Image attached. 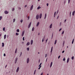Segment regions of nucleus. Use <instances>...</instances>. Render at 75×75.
<instances>
[{
	"mask_svg": "<svg viewBox=\"0 0 75 75\" xmlns=\"http://www.w3.org/2000/svg\"><path fill=\"white\" fill-rule=\"evenodd\" d=\"M39 18V15L38 14L36 16V20H38Z\"/></svg>",
	"mask_w": 75,
	"mask_h": 75,
	"instance_id": "nucleus-1",
	"label": "nucleus"
},
{
	"mask_svg": "<svg viewBox=\"0 0 75 75\" xmlns=\"http://www.w3.org/2000/svg\"><path fill=\"white\" fill-rule=\"evenodd\" d=\"M29 62H30V59L29 58H28L27 59V64H28V63H29Z\"/></svg>",
	"mask_w": 75,
	"mask_h": 75,
	"instance_id": "nucleus-2",
	"label": "nucleus"
},
{
	"mask_svg": "<svg viewBox=\"0 0 75 75\" xmlns=\"http://www.w3.org/2000/svg\"><path fill=\"white\" fill-rule=\"evenodd\" d=\"M25 33V30H23L22 33V37L23 36V35H24V33Z\"/></svg>",
	"mask_w": 75,
	"mask_h": 75,
	"instance_id": "nucleus-3",
	"label": "nucleus"
},
{
	"mask_svg": "<svg viewBox=\"0 0 75 75\" xmlns=\"http://www.w3.org/2000/svg\"><path fill=\"white\" fill-rule=\"evenodd\" d=\"M4 13L6 14H8V12L7 11H4Z\"/></svg>",
	"mask_w": 75,
	"mask_h": 75,
	"instance_id": "nucleus-4",
	"label": "nucleus"
},
{
	"mask_svg": "<svg viewBox=\"0 0 75 75\" xmlns=\"http://www.w3.org/2000/svg\"><path fill=\"white\" fill-rule=\"evenodd\" d=\"M19 71V67H18L17 68V69L16 70V72H18V71Z\"/></svg>",
	"mask_w": 75,
	"mask_h": 75,
	"instance_id": "nucleus-5",
	"label": "nucleus"
},
{
	"mask_svg": "<svg viewBox=\"0 0 75 75\" xmlns=\"http://www.w3.org/2000/svg\"><path fill=\"white\" fill-rule=\"evenodd\" d=\"M31 22H30L29 23L28 26V28H29L31 27Z\"/></svg>",
	"mask_w": 75,
	"mask_h": 75,
	"instance_id": "nucleus-6",
	"label": "nucleus"
},
{
	"mask_svg": "<svg viewBox=\"0 0 75 75\" xmlns=\"http://www.w3.org/2000/svg\"><path fill=\"white\" fill-rule=\"evenodd\" d=\"M18 59V58L16 57V60L15 61V64H16V63H17V59Z\"/></svg>",
	"mask_w": 75,
	"mask_h": 75,
	"instance_id": "nucleus-7",
	"label": "nucleus"
},
{
	"mask_svg": "<svg viewBox=\"0 0 75 75\" xmlns=\"http://www.w3.org/2000/svg\"><path fill=\"white\" fill-rule=\"evenodd\" d=\"M33 5H32L30 8V10L31 11L33 10Z\"/></svg>",
	"mask_w": 75,
	"mask_h": 75,
	"instance_id": "nucleus-8",
	"label": "nucleus"
},
{
	"mask_svg": "<svg viewBox=\"0 0 75 75\" xmlns=\"http://www.w3.org/2000/svg\"><path fill=\"white\" fill-rule=\"evenodd\" d=\"M33 43V40H31L30 41V45H32Z\"/></svg>",
	"mask_w": 75,
	"mask_h": 75,
	"instance_id": "nucleus-9",
	"label": "nucleus"
},
{
	"mask_svg": "<svg viewBox=\"0 0 75 75\" xmlns=\"http://www.w3.org/2000/svg\"><path fill=\"white\" fill-rule=\"evenodd\" d=\"M52 23L50 24L49 26V28H52Z\"/></svg>",
	"mask_w": 75,
	"mask_h": 75,
	"instance_id": "nucleus-10",
	"label": "nucleus"
},
{
	"mask_svg": "<svg viewBox=\"0 0 75 75\" xmlns=\"http://www.w3.org/2000/svg\"><path fill=\"white\" fill-rule=\"evenodd\" d=\"M41 17H42V13H40V16H39L40 18H41Z\"/></svg>",
	"mask_w": 75,
	"mask_h": 75,
	"instance_id": "nucleus-11",
	"label": "nucleus"
},
{
	"mask_svg": "<svg viewBox=\"0 0 75 75\" xmlns=\"http://www.w3.org/2000/svg\"><path fill=\"white\" fill-rule=\"evenodd\" d=\"M69 58L67 59V63H68L69 62Z\"/></svg>",
	"mask_w": 75,
	"mask_h": 75,
	"instance_id": "nucleus-12",
	"label": "nucleus"
},
{
	"mask_svg": "<svg viewBox=\"0 0 75 75\" xmlns=\"http://www.w3.org/2000/svg\"><path fill=\"white\" fill-rule=\"evenodd\" d=\"M39 24H40V22H38L36 25V27H38L39 25Z\"/></svg>",
	"mask_w": 75,
	"mask_h": 75,
	"instance_id": "nucleus-13",
	"label": "nucleus"
},
{
	"mask_svg": "<svg viewBox=\"0 0 75 75\" xmlns=\"http://www.w3.org/2000/svg\"><path fill=\"white\" fill-rule=\"evenodd\" d=\"M30 44V42H28L26 44V45L28 46V45H29Z\"/></svg>",
	"mask_w": 75,
	"mask_h": 75,
	"instance_id": "nucleus-14",
	"label": "nucleus"
},
{
	"mask_svg": "<svg viewBox=\"0 0 75 75\" xmlns=\"http://www.w3.org/2000/svg\"><path fill=\"white\" fill-rule=\"evenodd\" d=\"M52 62L50 64V68H51V67H52Z\"/></svg>",
	"mask_w": 75,
	"mask_h": 75,
	"instance_id": "nucleus-15",
	"label": "nucleus"
},
{
	"mask_svg": "<svg viewBox=\"0 0 75 75\" xmlns=\"http://www.w3.org/2000/svg\"><path fill=\"white\" fill-rule=\"evenodd\" d=\"M75 11H74L73 12H72V16H74V14H75Z\"/></svg>",
	"mask_w": 75,
	"mask_h": 75,
	"instance_id": "nucleus-16",
	"label": "nucleus"
},
{
	"mask_svg": "<svg viewBox=\"0 0 75 75\" xmlns=\"http://www.w3.org/2000/svg\"><path fill=\"white\" fill-rule=\"evenodd\" d=\"M57 40H55V42H54V45H55L57 43Z\"/></svg>",
	"mask_w": 75,
	"mask_h": 75,
	"instance_id": "nucleus-17",
	"label": "nucleus"
},
{
	"mask_svg": "<svg viewBox=\"0 0 75 75\" xmlns=\"http://www.w3.org/2000/svg\"><path fill=\"white\" fill-rule=\"evenodd\" d=\"M2 47H4V43L3 42L2 43Z\"/></svg>",
	"mask_w": 75,
	"mask_h": 75,
	"instance_id": "nucleus-18",
	"label": "nucleus"
},
{
	"mask_svg": "<svg viewBox=\"0 0 75 75\" xmlns=\"http://www.w3.org/2000/svg\"><path fill=\"white\" fill-rule=\"evenodd\" d=\"M40 8H41V7H40V6H39L37 8V9L39 10V9H40Z\"/></svg>",
	"mask_w": 75,
	"mask_h": 75,
	"instance_id": "nucleus-19",
	"label": "nucleus"
},
{
	"mask_svg": "<svg viewBox=\"0 0 75 75\" xmlns=\"http://www.w3.org/2000/svg\"><path fill=\"white\" fill-rule=\"evenodd\" d=\"M17 32H18V33H19L20 32V30L19 29H17L16 30Z\"/></svg>",
	"mask_w": 75,
	"mask_h": 75,
	"instance_id": "nucleus-20",
	"label": "nucleus"
},
{
	"mask_svg": "<svg viewBox=\"0 0 75 75\" xmlns=\"http://www.w3.org/2000/svg\"><path fill=\"white\" fill-rule=\"evenodd\" d=\"M6 38V35H4V39L5 40Z\"/></svg>",
	"mask_w": 75,
	"mask_h": 75,
	"instance_id": "nucleus-21",
	"label": "nucleus"
},
{
	"mask_svg": "<svg viewBox=\"0 0 75 75\" xmlns=\"http://www.w3.org/2000/svg\"><path fill=\"white\" fill-rule=\"evenodd\" d=\"M46 17H47V13H45V19L46 18Z\"/></svg>",
	"mask_w": 75,
	"mask_h": 75,
	"instance_id": "nucleus-22",
	"label": "nucleus"
},
{
	"mask_svg": "<svg viewBox=\"0 0 75 75\" xmlns=\"http://www.w3.org/2000/svg\"><path fill=\"white\" fill-rule=\"evenodd\" d=\"M67 2V1L66 0H64V4H65V3H66V2Z\"/></svg>",
	"mask_w": 75,
	"mask_h": 75,
	"instance_id": "nucleus-23",
	"label": "nucleus"
},
{
	"mask_svg": "<svg viewBox=\"0 0 75 75\" xmlns=\"http://www.w3.org/2000/svg\"><path fill=\"white\" fill-rule=\"evenodd\" d=\"M34 28L33 27L32 29V31H34Z\"/></svg>",
	"mask_w": 75,
	"mask_h": 75,
	"instance_id": "nucleus-24",
	"label": "nucleus"
},
{
	"mask_svg": "<svg viewBox=\"0 0 75 75\" xmlns=\"http://www.w3.org/2000/svg\"><path fill=\"white\" fill-rule=\"evenodd\" d=\"M17 49H16L15 51V53H17Z\"/></svg>",
	"mask_w": 75,
	"mask_h": 75,
	"instance_id": "nucleus-25",
	"label": "nucleus"
},
{
	"mask_svg": "<svg viewBox=\"0 0 75 75\" xmlns=\"http://www.w3.org/2000/svg\"><path fill=\"white\" fill-rule=\"evenodd\" d=\"M74 59V57L73 56L71 57V59L72 60Z\"/></svg>",
	"mask_w": 75,
	"mask_h": 75,
	"instance_id": "nucleus-26",
	"label": "nucleus"
},
{
	"mask_svg": "<svg viewBox=\"0 0 75 75\" xmlns=\"http://www.w3.org/2000/svg\"><path fill=\"white\" fill-rule=\"evenodd\" d=\"M14 10H15V9L14 8H13L12 9V11H14Z\"/></svg>",
	"mask_w": 75,
	"mask_h": 75,
	"instance_id": "nucleus-27",
	"label": "nucleus"
},
{
	"mask_svg": "<svg viewBox=\"0 0 75 75\" xmlns=\"http://www.w3.org/2000/svg\"><path fill=\"white\" fill-rule=\"evenodd\" d=\"M35 72H36V70H35L34 73V75H35Z\"/></svg>",
	"mask_w": 75,
	"mask_h": 75,
	"instance_id": "nucleus-28",
	"label": "nucleus"
},
{
	"mask_svg": "<svg viewBox=\"0 0 75 75\" xmlns=\"http://www.w3.org/2000/svg\"><path fill=\"white\" fill-rule=\"evenodd\" d=\"M23 19H21V21H20V22L21 23H23Z\"/></svg>",
	"mask_w": 75,
	"mask_h": 75,
	"instance_id": "nucleus-29",
	"label": "nucleus"
},
{
	"mask_svg": "<svg viewBox=\"0 0 75 75\" xmlns=\"http://www.w3.org/2000/svg\"><path fill=\"white\" fill-rule=\"evenodd\" d=\"M27 51H29V50H30V48H29V47L27 48Z\"/></svg>",
	"mask_w": 75,
	"mask_h": 75,
	"instance_id": "nucleus-30",
	"label": "nucleus"
},
{
	"mask_svg": "<svg viewBox=\"0 0 75 75\" xmlns=\"http://www.w3.org/2000/svg\"><path fill=\"white\" fill-rule=\"evenodd\" d=\"M65 44V41H63V45L64 46V44Z\"/></svg>",
	"mask_w": 75,
	"mask_h": 75,
	"instance_id": "nucleus-31",
	"label": "nucleus"
},
{
	"mask_svg": "<svg viewBox=\"0 0 75 75\" xmlns=\"http://www.w3.org/2000/svg\"><path fill=\"white\" fill-rule=\"evenodd\" d=\"M13 23H14L15 22V21H16V19H13Z\"/></svg>",
	"mask_w": 75,
	"mask_h": 75,
	"instance_id": "nucleus-32",
	"label": "nucleus"
},
{
	"mask_svg": "<svg viewBox=\"0 0 75 75\" xmlns=\"http://www.w3.org/2000/svg\"><path fill=\"white\" fill-rule=\"evenodd\" d=\"M22 55V52H21V54L20 55V57H21V56Z\"/></svg>",
	"mask_w": 75,
	"mask_h": 75,
	"instance_id": "nucleus-33",
	"label": "nucleus"
},
{
	"mask_svg": "<svg viewBox=\"0 0 75 75\" xmlns=\"http://www.w3.org/2000/svg\"><path fill=\"white\" fill-rule=\"evenodd\" d=\"M59 12V11L58 10L56 12V14H58V13Z\"/></svg>",
	"mask_w": 75,
	"mask_h": 75,
	"instance_id": "nucleus-34",
	"label": "nucleus"
},
{
	"mask_svg": "<svg viewBox=\"0 0 75 75\" xmlns=\"http://www.w3.org/2000/svg\"><path fill=\"white\" fill-rule=\"evenodd\" d=\"M2 18V16H0V20H1Z\"/></svg>",
	"mask_w": 75,
	"mask_h": 75,
	"instance_id": "nucleus-35",
	"label": "nucleus"
},
{
	"mask_svg": "<svg viewBox=\"0 0 75 75\" xmlns=\"http://www.w3.org/2000/svg\"><path fill=\"white\" fill-rule=\"evenodd\" d=\"M65 58L64 57V58H63V61H65Z\"/></svg>",
	"mask_w": 75,
	"mask_h": 75,
	"instance_id": "nucleus-36",
	"label": "nucleus"
},
{
	"mask_svg": "<svg viewBox=\"0 0 75 75\" xmlns=\"http://www.w3.org/2000/svg\"><path fill=\"white\" fill-rule=\"evenodd\" d=\"M64 33V31H63L62 32V34H63Z\"/></svg>",
	"mask_w": 75,
	"mask_h": 75,
	"instance_id": "nucleus-37",
	"label": "nucleus"
},
{
	"mask_svg": "<svg viewBox=\"0 0 75 75\" xmlns=\"http://www.w3.org/2000/svg\"><path fill=\"white\" fill-rule=\"evenodd\" d=\"M16 35H18L19 34H18V33H16Z\"/></svg>",
	"mask_w": 75,
	"mask_h": 75,
	"instance_id": "nucleus-38",
	"label": "nucleus"
},
{
	"mask_svg": "<svg viewBox=\"0 0 75 75\" xmlns=\"http://www.w3.org/2000/svg\"><path fill=\"white\" fill-rule=\"evenodd\" d=\"M60 57H61V56H60V55H59V56H58V59H59V58H60Z\"/></svg>",
	"mask_w": 75,
	"mask_h": 75,
	"instance_id": "nucleus-39",
	"label": "nucleus"
},
{
	"mask_svg": "<svg viewBox=\"0 0 75 75\" xmlns=\"http://www.w3.org/2000/svg\"><path fill=\"white\" fill-rule=\"evenodd\" d=\"M47 41H48V38H47L46 40V43H47Z\"/></svg>",
	"mask_w": 75,
	"mask_h": 75,
	"instance_id": "nucleus-40",
	"label": "nucleus"
},
{
	"mask_svg": "<svg viewBox=\"0 0 75 75\" xmlns=\"http://www.w3.org/2000/svg\"><path fill=\"white\" fill-rule=\"evenodd\" d=\"M71 11H70V17L71 16Z\"/></svg>",
	"mask_w": 75,
	"mask_h": 75,
	"instance_id": "nucleus-41",
	"label": "nucleus"
},
{
	"mask_svg": "<svg viewBox=\"0 0 75 75\" xmlns=\"http://www.w3.org/2000/svg\"><path fill=\"white\" fill-rule=\"evenodd\" d=\"M71 1V0H68V3H70V1Z\"/></svg>",
	"mask_w": 75,
	"mask_h": 75,
	"instance_id": "nucleus-42",
	"label": "nucleus"
},
{
	"mask_svg": "<svg viewBox=\"0 0 75 75\" xmlns=\"http://www.w3.org/2000/svg\"><path fill=\"white\" fill-rule=\"evenodd\" d=\"M3 31H5V28H3Z\"/></svg>",
	"mask_w": 75,
	"mask_h": 75,
	"instance_id": "nucleus-43",
	"label": "nucleus"
},
{
	"mask_svg": "<svg viewBox=\"0 0 75 75\" xmlns=\"http://www.w3.org/2000/svg\"><path fill=\"white\" fill-rule=\"evenodd\" d=\"M41 64H42V63H40V65L38 66V67H40V66H41Z\"/></svg>",
	"mask_w": 75,
	"mask_h": 75,
	"instance_id": "nucleus-44",
	"label": "nucleus"
},
{
	"mask_svg": "<svg viewBox=\"0 0 75 75\" xmlns=\"http://www.w3.org/2000/svg\"><path fill=\"white\" fill-rule=\"evenodd\" d=\"M56 12H55L54 13V15L56 16Z\"/></svg>",
	"mask_w": 75,
	"mask_h": 75,
	"instance_id": "nucleus-45",
	"label": "nucleus"
},
{
	"mask_svg": "<svg viewBox=\"0 0 75 75\" xmlns=\"http://www.w3.org/2000/svg\"><path fill=\"white\" fill-rule=\"evenodd\" d=\"M53 50V47H51V50Z\"/></svg>",
	"mask_w": 75,
	"mask_h": 75,
	"instance_id": "nucleus-46",
	"label": "nucleus"
},
{
	"mask_svg": "<svg viewBox=\"0 0 75 75\" xmlns=\"http://www.w3.org/2000/svg\"><path fill=\"white\" fill-rule=\"evenodd\" d=\"M23 41H24V37H23Z\"/></svg>",
	"mask_w": 75,
	"mask_h": 75,
	"instance_id": "nucleus-47",
	"label": "nucleus"
},
{
	"mask_svg": "<svg viewBox=\"0 0 75 75\" xmlns=\"http://www.w3.org/2000/svg\"><path fill=\"white\" fill-rule=\"evenodd\" d=\"M61 30H62V28H60V29L59 30V31H61Z\"/></svg>",
	"mask_w": 75,
	"mask_h": 75,
	"instance_id": "nucleus-48",
	"label": "nucleus"
},
{
	"mask_svg": "<svg viewBox=\"0 0 75 75\" xmlns=\"http://www.w3.org/2000/svg\"><path fill=\"white\" fill-rule=\"evenodd\" d=\"M61 24H62V23L61 22H60V26H61Z\"/></svg>",
	"mask_w": 75,
	"mask_h": 75,
	"instance_id": "nucleus-49",
	"label": "nucleus"
},
{
	"mask_svg": "<svg viewBox=\"0 0 75 75\" xmlns=\"http://www.w3.org/2000/svg\"><path fill=\"white\" fill-rule=\"evenodd\" d=\"M47 54H45V58L47 57Z\"/></svg>",
	"mask_w": 75,
	"mask_h": 75,
	"instance_id": "nucleus-50",
	"label": "nucleus"
},
{
	"mask_svg": "<svg viewBox=\"0 0 75 75\" xmlns=\"http://www.w3.org/2000/svg\"><path fill=\"white\" fill-rule=\"evenodd\" d=\"M48 5H49V4L48 3L47 4V6H48Z\"/></svg>",
	"mask_w": 75,
	"mask_h": 75,
	"instance_id": "nucleus-51",
	"label": "nucleus"
},
{
	"mask_svg": "<svg viewBox=\"0 0 75 75\" xmlns=\"http://www.w3.org/2000/svg\"><path fill=\"white\" fill-rule=\"evenodd\" d=\"M64 52H65V51L63 50L62 51V53H63Z\"/></svg>",
	"mask_w": 75,
	"mask_h": 75,
	"instance_id": "nucleus-52",
	"label": "nucleus"
},
{
	"mask_svg": "<svg viewBox=\"0 0 75 75\" xmlns=\"http://www.w3.org/2000/svg\"><path fill=\"white\" fill-rule=\"evenodd\" d=\"M18 8L19 10H20V9H21V8L19 7Z\"/></svg>",
	"mask_w": 75,
	"mask_h": 75,
	"instance_id": "nucleus-53",
	"label": "nucleus"
},
{
	"mask_svg": "<svg viewBox=\"0 0 75 75\" xmlns=\"http://www.w3.org/2000/svg\"><path fill=\"white\" fill-rule=\"evenodd\" d=\"M4 57H5L6 56V54H5V53H4Z\"/></svg>",
	"mask_w": 75,
	"mask_h": 75,
	"instance_id": "nucleus-54",
	"label": "nucleus"
},
{
	"mask_svg": "<svg viewBox=\"0 0 75 75\" xmlns=\"http://www.w3.org/2000/svg\"><path fill=\"white\" fill-rule=\"evenodd\" d=\"M52 50H51V53H52Z\"/></svg>",
	"mask_w": 75,
	"mask_h": 75,
	"instance_id": "nucleus-55",
	"label": "nucleus"
},
{
	"mask_svg": "<svg viewBox=\"0 0 75 75\" xmlns=\"http://www.w3.org/2000/svg\"><path fill=\"white\" fill-rule=\"evenodd\" d=\"M40 75H43V73H41Z\"/></svg>",
	"mask_w": 75,
	"mask_h": 75,
	"instance_id": "nucleus-56",
	"label": "nucleus"
},
{
	"mask_svg": "<svg viewBox=\"0 0 75 75\" xmlns=\"http://www.w3.org/2000/svg\"><path fill=\"white\" fill-rule=\"evenodd\" d=\"M42 42H44V38H43L42 39Z\"/></svg>",
	"mask_w": 75,
	"mask_h": 75,
	"instance_id": "nucleus-57",
	"label": "nucleus"
},
{
	"mask_svg": "<svg viewBox=\"0 0 75 75\" xmlns=\"http://www.w3.org/2000/svg\"><path fill=\"white\" fill-rule=\"evenodd\" d=\"M29 19H30V16H29L28 17V20H29Z\"/></svg>",
	"mask_w": 75,
	"mask_h": 75,
	"instance_id": "nucleus-58",
	"label": "nucleus"
},
{
	"mask_svg": "<svg viewBox=\"0 0 75 75\" xmlns=\"http://www.w3.org/2000/svg\"><path fill=\"white\" fill-rule=\"evenodd\" d=\"M66 21H67V19H66L65 20H64V23L66 22Z\"/></svg>",
	"mask_w": 75,
	"mask_h": 75,
	"instance_id": "nucleus-59",
	"label": "nucleus"
},
{
	"mask_svg": "<svg viewBox=\"0 0 75 75\" xmlns=\"http://www.w3.org/2000/svg\"><path fill=\"white\" fill-rule=\"evenodd\" d=\"M47 59H48V58H47L46 59V62H47Z\"/></svg>",
	"mask_w": 75,
	"mask_h": 75,
	"instance_id": "nucleus-60",
	"label": "nucleus"
},
{
	"mask_svg": "<svg viewBox=\"0 0 75 75\" xmlns=\"http://www.w3.org/2000/svg\"><path fill=\"white\" fill-rule=\"evenodd\" d=\"M52 37H53V33L52 34Z\"/></svg>",
	"mask_w": 75,
	"mask_h": 75,
	"instance_id": "nucleus-61",
	"label": "nucleus"
},
{
	"mask_svg": "<svg viewBox=\"0 0 75 75\" xmlns=\"http://www.w3.org/2000/svg\"><path fill=\"white\" fill-rule=\"evenodd\" d=\"M74 41H72V44H74Z\"/></svg>",
	"mask_w": 75,
	"mask_h": 75,
	"instance_id": "nucleus-62",
	"label": "nucleus"
},
{
	"mask_svg": "<svg viewBox=\"0 0 75 75\" xmlns=\"http://www.w3.org/2000/svg\"><path fill=\"white\" fill-rule=\"evenodd\" d=\"M40 68H41L39 67L38 68V69H39V70L40 69Z\"/></svg>",
	"mask_w": 75,
	"mask_h": 75,
	"instance_id": "nucleus-63",
	"label": "nucleus"
},
{
	"mask_svg": "<svg viewBox=\"0 0 75 75\" xmlns=\"http://www.w3.org/2000/svg\"><path fill=\"white\" fill-rule=\"evenodd\" d=\"M7 38H8V35H7Z\"/></svg>",
	"mask_w": 75,
	"mask_h": 75,
	"instance_id": "nucleus-64",
	"label": "nucleus"
}]
</instances>
